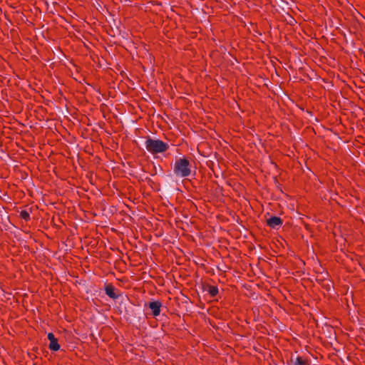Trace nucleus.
<instances>
[{"instance_id": "1", "label": "nucleus", "mask_w": 365, "mask_h": 365, "mask_svg": "<svg viewBox=\"0 0 365 365\" xmlns=\"http://www.w3.org/2000/svg\"><path fill=\"white\" fill-rule=\"evenodd\" d=\"M145 148L152 154L163 153L168 148V145L159 139L148 138L145 141Z\"/></svg>"}, {"instance_id": "5", "label": "nucleus", "mask_w": 365, "mask_h": 365, "mask_svg": "<svg viewBox=\"0 0 365 365\" xmlns=\"http://www.w3.org/2000/svg\"><path fill=\"white\" fill-rule=\"evenodd\" d=\"M267 223L272 228H277L282 224V221L280 217L273 216L267 220Z\"/></svg>"}, {"instance_id": "6", "label": "nucleus", "mask_w": 365, "mask_h": 365, "mask_svg": "<svg viewBox=\"0 0 365 365\" xmlns=\"http://www.w3.org/2000/svg\"><path fill=\"white\" fill-rule=\"evenodd\" d=\"M106 294L111 299H118L120 295L115 293V288L112 285H108L105 288Z\"/></svg>"}, {"instance_id": "4", "label": "nucleus", "mask_w": 365, "mask_h": 365, "mask_svg": "<svg viewBox=\"0 0 365 365\" xmlns=\"http://www.w3.org/2000/svg\"><path fill=\"white\" fill-rule=\"evenodd\" d=\"M48 339L50 341L49 349L52 351H58L60 349V345L58 343L57 339L53 333L48 334Z\"/></svg>"}, {"instance_id": "7", "label": "nucleus", "mask_w": 365, "mask_h": 365, "mask_svg": "<svg viewBox=\"0 0 365 365\" xmlns=\"http://www.w3.org/2000/svg\"><path fill=\"white\" fill-rule=\"evenodd\" d=\"M292 365H308L307 361L299 356H292L291 358Z\"/></svg>"}, {"instance_id": "9", "label": "nucleus", "mask_w": 365, "mask_h": 365, "mask_svg": "<svg viewBox=\"0 0 365 365\" xmlns=\"http://www.w3.org/2000/svg\"><path fill=\"white\" fill-rule=\"evenodd\" d=\"M20 215L25 220H29L30 218L29 212L25 210L21 211Z\"/></svg>"}, {"instance_id": "3", "label": "nucleus", "mask_w": 365, "mask_h": 365, "mask_svg": "<svg viewBox=\"0 0 365 365\" xmlns=\"http://www.w3.org/2000/svg\"><path fill=\"white\" fill-rule=\"evenodd\" d=\"M161 306L162 304L159 301H153L148 304V307L152 311L154 317H157L160 314Z\"/></svg>"}, {"instance_id": "2", "label": "nucleus", "mask_w": 365, "mask_h": 365, "mask_svg": "<svg viewBox=\"0 0 365 365\" xmlns=\"http://www.w3.org/2000/svg\"><path fill=\"white\" fill-rule=\"evenodd\" d=\"M190 163L187 159L180 158L176 160L174 167V173L179 177H187L190 174Z\"/></svg>"}, {"instance_id": "8", "label": "nucleus", "mask_w": 365, "mask_h": 365, "mask_svg": "<svg viewBox=\"0 0 365 365\" xmlns=\"http://www.w3.org/2000/svg\"><path fill=\"white\" fill-rule=\"evenodd\" d=\"M207 291L212 296H215L218 292V289L216 287L210 286Z\"/></svg>"}]
</instances>
